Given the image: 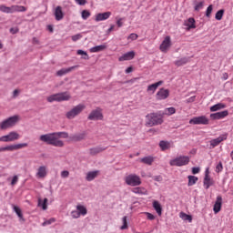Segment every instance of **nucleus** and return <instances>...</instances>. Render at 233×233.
<instances>
[{"instance_id": "46", "label": "nucleus", "mask_w": 233, "mask_h": 233, "mask_svg": "<svg viewBox=\"0 0 233 233\" xmlns=\"http://www.w3.org/2000/svg\"><path fill=\"white\" fill-rule=\"evenodd\" d=\"M71 216L74 219H77L79 218H81V215L79 214V211L76 209V210H74L71 212Z\"/></svg>"}, {"instance_id": "57", "label": "nucleus", "mask_w": 233, "mask_h": 233, "mask_svg": "<svg viewBox=\"0 0 233 233\" xmlns=\"http://www.w3.org/2000/svg\"><path fill=\"white\" fill-rule=\"evenodd\" d=\"M77 5H80V6H83L86 5V0H75Z\"/></svg>"}, {"instance_id": "27", "label": "nucleus", "mask_w": 233, "mask_h": 233, "mask_svg": "<svg viewBox=\"0 0 233 233\" xmlns=\"http://www.w3.org/2000/svg\"><path fill=\"white\" fill-rule=\"evenodd\" d=\"M153 208L156 210V212H157V214H158V216H161V214L163 212V208H161V204L159 203V201H157V200L153 201Z\"/></svg>"}, {"instance_id": "24", "label": "nucleus", "mask_w": 233, "mask_h": 233, "mask_svg": "<svg viewBox=\"0 0 233 233\" xmlns=\"http://www.w3.org/2000/svg\"><path fill=\"white\" fill-rule=\"evenodd\" d=\"M131 192L138 194L139 196H147V194H148L147 188L141 187L132 188Z\"/></svg>"}, {"instance_id": "18", "label": "nucleus", "mask_w": 233, "mask_h": 233, "mask_svg": "<svg viewBox=\"0 0 233 233\" xmlns=\"http://www.w3.org/2000/svg\"><path fill=\"white\" fill-rule=\"evenodd\" d=\"M47 174L48 171H46V166H41L37 169L36 177H38V179H45Z\"/></svg>"}, {"instance_id": "58", "label": "nucleus", "mask_w": 233, "mask_h": 233, "mask_svg": "<svg viewBox=\"0 0 233 233\" xmlns=\"http://www.w3.org/2000/svg\"><path fill=\"white\" fill-rule=\"evenodd\" d=\"M116 25H117L118 28H121V26H123V18H119L116 21Z\"/></svg>"}, {"instance_id": "25", "label": "nucleus", "mask_w": 233, "mask_h": 233, "mask_svg": "<svg viewBox=\"0 0 233 233\" xmlns=\"http://www.w3.org/2000/svg\"><path fill=\"white\" fill-rule=\"evenodd\" d=\"M105 150H106V148L101 147H92L89 149V154L91 156H97V154H101V152H105Z\"/></svg>"}, {"instance_id": "30", "label": "nucleus", "mask_w": 233, "mask_h": 233, "mask_svg": "<svg viewBox=\"0 0 233 233\" xmlns=\"http://www.w3.org/2000/svg\"><path fill=\"white\" fill-rule=\"evenodd\" d=\"M103 50H106V46L100 45V46H96L90 48V52L92 54H96L97 52H103Z\"/></svg>"}, {"instance_id": "50", "label": "nucleus", "mask_w": 233, "mask_h": 233, "mask_svg": "<svg viewBox=\"0 0 233 233\" xmlns=\"http://www.w3.org/2000/svg\"><path fill=\"white\" fill-rule=\"evenodd\" d=\"M145 215L147 216V219H149V221H154V219H156V216L151 213L145 212Z\"/></svg>"}, {"instance_id": "3", "label": "nucleus", "mask_w": 233, "mask_h": 233, "mask_svg": "<svg viewBox=\"0 0 233 233\" xmlns=\"http://www.w3.org/2000/svg\"><path fill=\"white\" fill-rule=\"evenodd\" d=\"M72 98V96H70L69 92H62V93H56L54 95H51L47 96L48 103H54V101H56L57 103H61L63 101H70Z\"/></svg>"}, {"instance_id": "2", "label": "nucleus", "mask_w": 233, "mask_h": 233, "mask_svg": "<svg viewBox=\"0 0 233 233\" xmlns=\"http://www.w3.org/2000/svg\"><path fill=\"white\" fill-rule=\"evenodd\" d=\"M163 125V116L158 113H150L146 116V127Z\"/></svg>"}, {"instance_id": "13", "label": "nucleus", "mask_w": 233, "mask_h": 233, "mask_svg": "<svg viewBox=\"0 0 233 233\" xmlns=\"http://www.w3.org/2000/svg\"><path fill=\"white\" fill-rule=\"evenodd\" d=\"M168 96H170V90L160 88L157 91L156 97L158 101H163V99H167Z\"/></svg>"}, {"instance_id": "7", "label": "nucleus", "mask_w": 233, "mask_h": 233, "mask_svg": "<svg viewBox=\"0 0 233 233\" xmlns=\"http://www.w3.org/2000/svg\"><path fill=\"white\" fill-rule=\"evenodd\" d=\"M125 181L129 187H139L141 185V177L135 174L126 177Z\"/></svg>"}, {"instance_id": "42", "label": "nucleus", "mask_w": 233, "mask_h": 233, "mask_svg": "<svg viewBox=\"0 0 233 233\" xmlns=\"http://www.w3.org/2000/svg\"><path fill=\"white\" fill-rule=\"evenodd\" d=\"M122 221H123V225L121 226L120 229L127 230V228H128V222L127 221V217H124L122 218Z\"/></svg>"}, {"instance_id": "60", "label": "nucleus", "mask_w": 233, "mask_h": 233, "mask_svg": "<svg viewBox=\"0 0 233 233\" xmlns=\"http://www.w3.org/2000/svg\"><path fill=\"white\" fill-rule=\"evenodd\" d=\"M199 167H192V174H199Z\"/></svg>"}, {"instance_id": "56", "label": "nucleus", "mask_w": 233, "mask_h": 233, "mask_svg": "<svg viewBox=\"0 0 233 233\" xmlns=\"http://www.w3.org/2000/svg\"><path fill=\"white\" fill-rule=\"evenodd\" d=\"M68 176H70V172H68L67 170H64L61 172V177H68Z\"/></svg>"}, {"instance_id": "54", "label": "nucleus", "mask_w": 233, "mask_h": 233, "mask_svg": "<svg viewBox=\"0 0 233 233\" xmlns=\"http://www.w3.org/2000/svg\"><path fill=\"white\" fill-rule=\"evenodd\" d=\"M17 181H19V177L14 176V177H13V179H12V181H11V185L14 187V185H16V184H17Z\"/></svg>"}, {"instance_id": "38", "label": "nucleus", "mask_w": 233, "mask_h": 233, "mask_svg": "<svg viewBox=\"0 0 233 233\" xmlns=\"http://www.w3.org/2000/svg\"><path fill=\"white\" fill-rule=\"evenodd\" d=\"M176 113V107H167L164 110V116H174Z\"/></svg>"}, {"instance_id": "12", "label": "nucleus", "mask_w": 233, "mask_h": 233, "mask_svg": "<svg viewBox=\"0 0 233 233\" xmlns=\"http://www.w3.org/2000/svg\"><path fill=\"white\" fill-rule=\"evenodd\" d=\"M189 125H208V119L205 116H196L189 120Z\"/></svg>"}, {"instance_id": "4", "label": "nucleus", "mask_w": 233, "mask_h": 233, "mask_svg": "<svg viewBox=\"0 0 233 233\" xmlns=\"http://www.w3.org/2000/svg\"><path fill=\"white\" fill-rule=\"evenodd\" d=\"M190 163V157L179 156L169 161L170 167H185Z\"/></svg>"}, {"instance_id": "52", "label": "nucleus", "mask_w": 233, "mask_h": 233, "mask_svg": "<svg viewBox=\"0 0 233 233\" xmlns=\"http://www.w3.org/2000/svg\"><path fill=\"white\" fill-rule=\"evenodd\" d=\"M137 37H138L137 34L132 33L128 35L127 39H130L131 41H136Z\"/></svg>"}, {"instance_id": "39", "label": "nucleus", "mask_w": 233, "mask_h": 233, "mask_svg": "<svg viewBox=\"0 0 233 233\" xmlns=\"http://www.w3.org/2000/svg\"><path fill=\"white\" fill-rule=\"evenodd\" d=\"M0 12H3L4 14H12V6L8 7L5 5H1Z\"/></svg>"}, {"instance_id": "22", "label": "nucleus", "mask_w": 233, "mask_h": 233, "mask_svg": "<svg viewBox=\"0 0 233 233\" xmlns=\"http://www.w3.org/2000/svg\"><path fill=\"white\" fill-rule=\"evenodd\" d=\"M86 138V133H77L70 137L71 141H83V139Z\"/></svg>"}, {"instance_id": "26", "label": "nucleus", "mask_w": 233, "mask_h": 233, "mask_svg": "<svg viewBox=\"0 0 233 233\" xmlns=\"http://www.w3.org/2000/svg\"><path fill=\"white\" fill-rule=\"evenodd\" d=\"M161 85H163V81H158L155 84L148 86L147 92H151V94H154L156 92V90H157V87L161 86Z\"/></svg>"}, {"instance_id": "49", "label": "nucleus", "mask_w": 233, "mask_h": 233, "mask_svg": "<svg viewBox=\"0 0 233 233\" xmlns=\"http://www.w3.org/2000/svg\"><path fill=\"white\" fill-rule=\"evenodd\" d=\"M81 37H83V35L81 34H76L74 35L73 36H71L72 41L76 42V41H79V39H81Z\"/></svg>"}, {"instance_id": "20", "label": "nucleus", "mask_w": 233, "mask_h": 233, "mask_svg": "<svg viewBox=\"0 0 233 233\" xmlns=\"http://www.w3.org/2000/svg\"><path fill=\"white\" fill-rule=\"evenodd\" d=\"M228 116V111L224 110L218 113H213L210 115L211 119H223L224 117H227Z\"/></svg>"}, {"instance_id": "21", "label": "nucleus", "mask_w": 233, "mask_h": 233, "mask_svg": "<svg viewBox=\"0 0 233 233\" xmlns=\"http://www.w3.org/2000/svg\"><path fill=\"white\" fill-rule=\"evenodd\" d=\"M136 57V53L134 51L127 52L118 58V61H131Z\"/></svg>"}, {"instance_id": "17", "label": "nucleus", "mask_w": 233, "mask_h": 233, "mask_svg": "<svg viewBox=\"0 0 233 233\" xmlns=\"http://www.w3.org/2000/svg\"><path fill=\"white\" fill-rule=\"evenodd\" d=\"M226 139H227V135H221L218 138H214L210 140L209 143H210L211 148H216V147H218L220 143H222V141H226Z\"/></svg>"}, {"instance_id": "1", "label": "nucleus", "mask_w": 233, "mask_h": 233, "mask_svg": "<svg viewBox=\"0 0 233 233\" xmlns=\"http://www.w3.org/2000/svg\"><path fill=\"white\" fill-rule=\"evenodd\" d=\"M61 137L67 139L68 133L66 132H55L46 135H41L39 139L42 143H46V145H52V147H57L59 148L65 147V142L61 140Z\"/></svg>"}, {"instance_id": "41", "label": "nucleus", "mask_w": 233, "mask_h": 233, "mask_svg": "<svg viewBox=\"0 0 233 233\" xmlns=\"http://www.w3.org/2000/svg\"><path fill=\"white\" fill-rule=\"evenodd\" d=\"M224 14H225V10L223 9L218 10L215 15V18L217 19V21H221V19H223Z\"/></svg>"}, {"instance_id": "19", "label": "nucleus", "mask_w": 233, "mask_h": 233, "mask_svg": "<svg viewBox=\"0 0 233 233\" xmlns=\"http://www.w3.org/2000/svg\"><path fill=\"white\" fill-rule=\"evenodd\" d=\"M77 67H78V66H73L68 68H62L56 72V76H58L59 77H61L63 76H66V74H70V72H72V70H76V68H77Z\"/></svg>"}, {"instance_id": "35", "label": "nucleus", "mask_w": 233, "mask_h": 233, "mask_svg": "<svg viewBox=\"0 0 233 233\" xmlns=\"http://www.w3.org/2000/svg\"><path fill=\"white\" fill-rule=\"evenodd\" d=\"M187 178H188V183H187L188 187H194V185H196V183H198L199 179L196 176H188Z\"/></svg>"}, {"instance_id": "63", "label": "nucleus", "mask_w": 233, "mask_h": 233, "mask_svg": "<svg viewBox=\"0 0 233 233\" xmlns=\"http://www.w3.org/2000/svg\"><path fill=\"white\" fill-rule=\"evenodd\" d=\"M132 67L130 66V67H127V69H126V74H130V72H132Z\"/></svg>"}, {"instance_id": "32", "label": "nucleus", "mask_w": 233, "mask_h": 233, "mask_svg": "<svg viewBox=\"0 0 233 233\" xmlns=\"http://www.w3.org/2000/svg\"><path fill=\"white\" fill-rule=\"evenodd\" d=\"M141 163H144V165H152V163H154V157L152 156H148V157H145L143 158L140 159Z\"/></svg>"}, {"instance_id": "40", "label": "nucleus", "mask_w": 233, "mask_h": 233, "mask_svg": "<svg viewBox=\"0 0 233 233\" xmlns=\"http://www.w3.org/2000/svg\"><path fill=\"white\" fill-rule=\"evenodd\" d=\"M188 63V58H181L180 60L175 61L176 66H183V65H187Z\"/></svg>"}, {"instance_id": "48", "label": "nucleus", "mask_w": 233, "mask_h": 233, "mask_svg": "<svg viewBox=\"0 0 233 233\" xmlns=\"http://www.w3.org/2000/svg\"><path fill=\"white\" fill-rule=\"evenodd\" d=\"M212 10H213V6L212 5H210L206 11V16L207 17H210L211 14H212Z\"/></svg>"}, {"instance_id": "33", "label": "nucleus", "mask_w": 233, "mask_h": 233, "mask_svg": "<svg viewBox=\"0 0 233 233\" xmlns=\"http://www.w3.org/2000/svg\"><path fill=\"white\" fill-rule=\"evenodd\" d=\"M187 29L190 30L192 28H196V20L194 18H188L187 21L185 23Z\"/></svg>"}, {"instance_id": "45", "label": "nucleus", "mask_w": 233, "mask_h": 233, "mask_svg": "<svg viewBox=\"0 0 233 233\" xmlns=\"http://www.w3.org/2000/svg\"><path fill=\"white\" fill-rule=\"evenodd\" d=\"M14 210L15 214L18 216V218H20V219H23V213L21 211V208H19L17 206H15Z\"/></svg>"}, {"instance_id": "43", "label": "nucleus", "mask_w": 233, "mask_h": 233, "mask_svg": "<svg viewBox=\"0 0 233 233\" xmlns=\"http://www.w3.org/2000/svg\"><path fill=\"white\" fill-rule=\"evenodd\" d=\"M91 14L88 10H83L82 11V19H84L85 21H86V19H88V17H90Z\"/></svg>"}, {"instance_id": "44", "label": "nucleus", "mask_w": 233, "mask_h": 233, "mask_svg": "<svg viewBox=\"0 0 233 233\" xmlns=\"http://www.w3.org/2000/svg\"><path fill=\"white\" fill-rule=\"evenodd\" d=\"M204 6V2H195V10L196 12H199V10H201V8H203Z\"/></svg>"}, {"instance_id": "61", "label": "nucleus", "mask_w": 233, "mask_h": 233, "mask_svg": "<svg viewBox=\"0 0 233 233\" xmlns=\"http://www.w3.org/2000/svg\"><path fill=\"white\" fill-rule=\"evenodd\" d=\"M115 27L116 25H112L110 28L107 29V34H110V32H113Z\"/></svg>"}, {"instance_id": "51", "label": "nucleus", "mask_w": 233, "mask_h": 233, "mask_svg": "<svg viewBox=\"0 0 233 233\" xmlns=\"http://www.w3.org/2000/svg\"><path fill=\"white\" fill-rule=\"evenodd\" d=\"M223 171V163L219 162L216 167V172L219 173Z\"/></svg>"}, {"instance_id": "31", "label": "nucleus", "mask_w": 233, "mask_h": 233, "mask_svg": "<svg viewBox=\"0 0 233 233\" xmlns=\"http://www.w3.org/2000/svg\"><path fill=\"white\" fill-rule=\"evenodd\" d=\"M223 108H227V105L223 103H218L210 107V112H218V110H221Z\"/></svg>"}, {"instance_id": "28", "label": "nucleus", "mask_w": 233, "mask_h": 233, "mask_svg": "<svg viewBox=\"0 0 233 233\" xmlns=\"http://www.w3.org/2000/svg\"><path fill=\"white\" fill-rule=\"evenodd\" d=\"M15 12H26V7L23 5H11V14H15Z\"/></svg>"}, {"instance_id": "10", "label": "nucleus", "mask_w": 233, "mask_h": 233, "mask_svg": "<svg viewBox=\"0 0 233 233\" xmlns=\"http://www.w3.org/2000/svg\"><path fill=\"white\" fill-rule=\"evenodd\" d=\"M87 119H89V121H101L103 119V113L101 112V108L97 107L96 109L91 111Z\"/></svg>"}, {"instance_id": "16", "label": "nucleus", "mask_w": 233, "mask_h": 233, "mask_svg": "<svg viewBox=\"0 0 233 233\" xmlns=\"http://www.w3.org/2000/svg\"><path fill=\"white\" fill-rule=\"evenodd\" d=\"M208 174H209L208 169H207L205 177H204V187H205L206 190H208V188H210V187H212L214 185V180H212V178H210V176Z\"/></svg>"}, {"instance_id": "5", "label": "nucleus", "mask_w": 233, "mask_h": 233, "mask_svg": "<svg viewBox=\"0 0 233 233\" xmlns=\"http://www.w3.org/2000/svg\"><path fill=\"white\" fill-rule=\"evenodd\" d=\"M19 122V116H13L0 123L1 130H7V128H12V127H15Z\"/></svg>"}, {"instance_id": "29", "label": "nucleus", "mask_w": 233, "mask_h": 233, "mask_svg": "<svg viewBox=\"0 0 233 233\" xmlns=\"http://www.w3.org/2000/svg\"><path fill=\"white\" fill-rule=\"evenodd\" d=\"M99 171H90L86 174V181H94L95 177H97Z\"/></svg>"}, {"instance_id": "36", "label": "nucleus", "mask_w": 233, "mask_h": 233, "mask_svg": "<svg viewBox=\"0 0 233 233\" xmlns=\"http://www.w3.org/2000/svg\"><path fill=\"white\" fill-rule=\"evenodd\" d=\"M179 218L184 221H188L189 223H192V216L187 215V213L185 212H180Z\"/></svg>"}, {"instance_id": "62", "label": "nucleus", "mask_w": 233, "mask_h": 233, "mask_svg": "<svg viewBox=\"0 0 233 233\" xmlns=\"http://www.w3.org/2000/svg\"><path fill=\"white\" fill-rule=\"evenodd\" d=\"M47 30H49L51 33L54 32V26L52 25H47Z\"/></svg>"}, {"instance_id": "37", "label": "nucleus", "mask_w": 233, "mask_h": 233, "mask_svg": "<svg viewBox=\"0 0 233 233\" xmlns=\"http://www.w3.org/2000/svg\"><path fill=\"white\" fill-rule=\"evenodd\" d=\"M159 147L161 150H168L170 148V142L162 140L159 142Z\"/></svg>"}, {"instance_id": "64", "label": "nucleus", "mask_w": 233, "mask_h": 233, "mask_svg": "<svg viewBox=\"0 0 233 233\" xmlns=\"http://www.w3.org/2000/svg\"><path fill=\"white\" fill-rule=\"evenodd\" d=\"M155 181H161V177L160 176H157L154 177Z\"/></svg>"}, {"instance_id": "55", "label": "nucleus", "mask_w": 233, "mask_h": 233, "mask_svg": "<svg viewBox=\"0 0 233 233\" xmlns=\"http://www.w3.org/2000/svg\"><path fill=\"white\" fill-rule=\"evenodd\" d=\"M46 203H48V198H44V201L42 204L43 210H46V208H48V206L46 205Z\"/></svg>"}, {"instance_id": "34", "label": "nucleus", "mask_w": 233, "mask_h": 233, "mask_svg": "<svg viewBox=\"0 0 233 233\" xmlns=\"http://www.w3.org/2000/svg\"><path fill=\"white\" fill-rule=\"evenodd\" d=\"M76 210H78V214L80 216H86V214L88 213V210H86V208L85 206H82V205H77L76 206Z\"/></svg>"}, {"instance_id": "8", "label": "nucleus", "mask_w": 233, "mask_h": 233, "mask_svg": "<svg viewBox=\"0 0 233 233\" xmlns=\"http://www.w3.org/2000/svg\"><path fill=\"white\" fill-rule=\"evenodd\" d=\"M26 147H28V144L26 143L10 145L0 147V152H14V150H21V148H26Z\"/></svg>"}, {"instance_id": "11", "label": "nucleus", "mask_w": 233, "mask_h": 233, "mask_svg": "<svg viewBox=\"0 0 233 233\" xmlns=\"http://www.w3.org/2000/svg\"><path fill=\"white\" fill-rule=\"evenodd\" d=\"M170 46H172V39L170 36H166L164 40L162 41L159 50L162 51L164 54H167L168 50L170 49Z\"/></svg>"}, {"instance_id": "9", "label": "nucleus", "mask_w": 233, "mask_h": 233, "mask_svg": "<svg viewBox=\"0 0 233 233\" xmlns=\"http://www.w3.org/2000/svg\"><path fill=\"white\" fill-rule=\"evenodd\" d=\"M21 136L15 131L10 132L8 135L3 136L0 137V141L3 143H10L12 141H17Z\"/></svg>"}, {"instance_id": "53", "label": "nucleus", "mask_w": 233, "mask_h": 233, "mask_svg": "<svg viewBox=\"0 0 233 233\" xmlns=\"http://www.w3.org/2000/svg\"><path fill=\"white\" fill-rule=\"evenodd\" d=\"M52 223H56V218H50L49 220H46L43 223V226H46V225H52Z\"/></svg>"}, {"instance_id": "14", "label": "nucleus", "mask_w": 233, "mask_h": 233, "mask_svg": "<svg viewBox=\"0 0 233 233\" xmlns=\"http://www.w3.org/2000/svg\"><path fill=\"white\" fill-rule=\"evenodd\" d=\"M110 15H112V12L107 11L105 13H99L96 15L95 20L99 23V21H106V19L110 18Z\"/></svg>"}, {"instance_id": "15", "label": "nucleus", "mask_w": 233, "mask_h": 233, "mask_svg": "<svg viewBox=\"0 0 233 233\" xmlns=\"http://www.w3.org/2000/svg\"><path fill=\"white\" fill-rule=\"evenodd\" d=\"M223 205V198L221 196L217 197V200L213 207V211L215 214H218L221 211V207Z\"/></svg>"}, {"instance_id": "59", "label": "nucleus", "mask_w": 233, "mask_h": 233, "mask_svg": "<svg viewBox=\"0 0 233 233\" xmlns=\"http://www.w3.org/2000/svg\"><path fill=\"white\" fill-rule=\"evenodd\" d=\"M32 43L33 45H41V42L37 39V37H34Z\"/></svg>"}, {"instance_id": "23", "label": "nucleus", "mask_w": 233, "mask_h": 233, "mask_svg": "<svg viewBox=\"0 0 233 233\" xmlns=\"http://www.w3.org/2000/svg\"><path fill=\"white\" fill-rule=\"evenodd\" d=\"M55 17L56 21H61V19L65 17V15L63 14V8L59 5L55 9Z\"/></svg>"}, {"instance_id": "6", "label": "nucleus", "mask_w": 233, "mask_h": 233, "mask_svg": "<svg viewBox=\"0 0 233 233\" xmlns=\"http://www.w3.org/2000/svg\"><path fill=\"white\" fill-rule=\"evenodd\" d=\"M85 108H86L85 105L79 104L75 107H73L70 111H68L66 114V117H67V119H74L75 117H77V116H79V114H81V112H83Z\"/></svg>"}, {"instance_id": "47", "label": "nucleus", "mask_w": 233, "mask_h": 233, "mask_svg": "<svg viewBox=\"0 0 233 233\" xmlns=\"http://www.w3.org/2000/svg\"><path fill=\"white\" fill-rule=\"evenodd\" d=\"M77 55L78 56H85L84 59H90V57L88 56V54L81 49L77 50Z\"/></svg>"}]
</instances>
